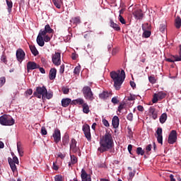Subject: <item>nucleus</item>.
<instances>
[{"instance_id": "nucleus-52", "label": "nucleus", "mask_w": 181, "mask_h": 181, "mask_svg": "<svg viewBox=\"0 0 181 181\" xmlns=\"http://www.w3.org/2000/svg\"><path fill=\"white\" fill-rule=\"evenodd\" d=\"M51 40V37L48 35H45L44 37V41L45 42H49Z\"/></svg>"}, {"instance_id": "nucleus-51", "label": "nucleus", "mask_w": 181, "mask_h": 181, "mask_svg": "<svg viewBox=\"0 0 181 181\" xmlns=\"http://www.w3.org/2000/svg\"><path fill=\"white\" fill-rule=\"evenodd\" d=\"M136 100V96L134 95L130 94L129 96H128V100L129 101H134Z\"/></svg>"}, {"instance_id": "nucleus-49", "label": "nucleus", "mask_w": 181, "mask_h": 181, "mask_svg": "<svg viewBox=\"0 0 181 181\" xmlns=\"http://www.w3.org/2000/svg\"><path fill=\"white\" fill-rule=\"evenodd\" d=\"M41 134L42 135H47V131L45 127H42L41 129Z\"/></svg>"}, {"instance_id": "nucleus-15", "label": "nucleus", "mask_w": 181, "mask_h": 181, "mask_svg": "<svg viewBox=\"0 0 181 181\" xmlns=\"http://www.w3.org/2000/svg\"><path fill=\"white\" fill-rule=\"evenodd\" d=\"M81 181H91V177L87 174L86 171L83 168L81 174Z\"/></svg>"}, {"instance_id": "nucleus-45", "label": "nucleus", "mask_w": 181, "mask_h": 181, "mask_svg": "<svg viewBox=\"0 0 181 181\" xmlns=\"http://www.w3.org/2000/svg\"><path fill=\"white\" fill-rule=\"evenodd\" d=\"M118 20H119L120 23H122V24H125L126 23V21L124 20V18L122 17V15H119Z\"/></svg>"}, {"instance_id": "nucleus-5", "label": "nucleus", "mask_w": 181, "mask_h": 181, "mask_svg": "<svg viewBox=\"0 0 181 181\" xmlns=\"http://www.w3.org/2000/svg\"><path fill=\"white\" fill-rule=\"evenodd\" d=\"M47 88L45 86H37L36 87V90L34 92L33 95L35 97L37 98L40 99H45V95L47 93Z\"/></svg>"}, {"instance_id": "nucleus-62", "label": "nucleus", "mask_w": 181, "mask_h": 181, "mask_svg": "<svg viewBox=\"0 0 181 181\" xmlns=\"http://www.w3.org/2000/svg\"><path fill=\"white\" fill-rule=\"evenodd\" d=\"M151 115H152V117H153V119H156L158 118V113H157V112L151 113Z\"/></svg>"}, {"instance_id": "nucleus-14", "label": "nucleus", "mask_w": 181, "mask_h": 181, "mask_svg": "<svg viewBox=\"0 0 181 181\" xmlns=\"http://www.w3.org/2000/svg\"><path fill=\"white\" fill-rule=\"evenodd\" d=\"M163 130L160 127L158 128V130L156 131V134H157V140L158 144L163 145V136H162Z\"/></svg>"}, {"instance_id": "nucleus-47", "label": "nucleus", "mask_w": 181, "mask_h": 181, "mask_svg": "<svg viewBox=\"0 0 181 181\" xmlns=\"http://www.w3.org/2000/svg\"><path fill=\"white\" fill-rule=\"evenodd\" d=\"M6 83V78L1 77L0 78V87H2Z\"/></svg>"}, {"instance_id": "nucleus-50", "label": "nucleus", "mask_w": 181, "mask_h": 181, "mask_svg": "<svg viewBox=\"0 0 181 181\" xmlns=\"http://www.w3.org/2000/svg\"><path fill=\"white\" fill-rule=\"evenodd\" d=\"M102 122H103V125H105L106 127H110V123L107 120H106V119H103Z\"/></svg>"}, {"instance_id": "nucleus-55", "label": "nucleus", "mask_w": 181, "mask_h": 181, "mask_svg": "<svg viewBox=\"0 0 181 181\" xmlns=\"http://www.w3.org/2000/svg\"><path fill=\"white\" fill-rule=\"evenodd\" d=\"M146 153L148 154V152L151 151V150H152V144H148L146 148Z\"/></svg>"}, {"instance_id": "nucleus-34", "label": "nucleus", "mask_w": 181, "mask_h": 181, "mask_svg": "<svg viewBox=\"0 0 181 181\" xmlns=\"http://www.w3.org/2000/svg\"><path fill=\"white\" fill-rule=\"evenodd\" d=\"M168 119L167 113H163L160 117V122L161 124H165Z\"/></svg>"}, {"instance_id": "nucleus-43", "label": "nucleus", "mask_w": 181, "mask_h": 181, "mask_svg": "<svg viewBox=\"0 0 181 181\" xmlns=\"http://www.w3.org/2000/svg\"><path fill=\"white\" fill-rule=\"evenodd\" d=\"M112 103L113 104H118L119 103V100L118 99V96H115L112 98Z\"/></svg>"}, {"instance_id": "nucleus-9", "label": "nucleus", "mask_w": 181, "mask_h": 181, "mask_svg": "<svg viewBox=\"0 0 181 181\" xmlns=\"http://www.w3.org/2000/svg\"><path fill=\"white\" fill-rule=\"evenodd\" d=\"M76 144L77 141L74 139H72L69 143L70 150L74 153H77L78 151H80V148L76 146Z\"/></svg>"}, {"instance_id": "nucleus-18", "label": "nucleus", "mask_w": 181, "mask_h": 181, "mask_svg": "<svg viewBox=\"0 0 181 181\" xmlns=\"http://www.w3.org/2000/svg\"><path fill=\"white\" fill-rule=\"evenodd\" d=\"M85 100L84 99L81 98H78L77 99L73 100H71V105H81L83 106L85 104Z\"/></svg>"}, {"instance_id": "nucleus-4", "label": "nucleus", "mask_w": 181, "mask_h": 181, "mask_svg": "<svg viewBox=\"0 0 181 181\" xmlns=\"http://www.w3.org/2000/svg\"><path fill=\"white\" fill-rule=\"evenodd\" d=\"M0 124L4 126H12L15 124V119L9 115H4L0 117Z\"/></svg>"}, {"instance_id": "nucleus-46", "label": "nucleus", "mask_w": 181, "mask_h": 181, "mask_svg": "<svg viewBox=\"0 0 181 181\" xmlns=\"http://www.w3.org/2000/svg\"><path fill=\"white\" fill-rule=\"evenodd\" d=\"M133 118H134V115L132 112L129 113L127 117V120H129V122H132Z\"/></svg>"}, {"instance_id": "nucleus-17", "label": "nucleus", "mask_w": 181, "mask_h": 181, "mask_svg": "<svg viewBox=\"0 0 181 181\" xmlns=\"http://www.w3.org/2000/svg\"><path fill=\"white\" fill-rule=\"evenodd\" d=\"M61 105L64 107H67L69 106V105H72V100L71 98H63L61 100Z\"/></svg>"}, {"instance_id": "nucleus-1", "label": "nucleus", "mask_w": 181, "mask_h": 181, "mask_svg": "<svg viewBox=\"0 0 181 181\" xmlns=\"http://www.w3.org/2000/svg\"><path fill=\"white\" fill-rule=\"evenodd\" d=\"M100 147L98 151L100 153H104L106 151L112 150L114 148V140L112 134L109 130H105V133L100 139Z\"/></svg>"}, {"instance_id": "nucleus-3", "label": "nucleus", "mask_w": 181, "mask_h": 181, "mask_svg": "<svg viewBox=\"0 0 181 181\" xmlns=\"http://www.w3.org/2000/svg\"><path fill=\"white\" fill-rule=\"evenodd\" d=\"M82 93L85 99L89 101H93L95 100V96L93 90L88 86H85L82 88Z\"/></svg>"}, {"instance_id": "nucleus-30", "label": "nucleus", "mask_w": 181, "mask_h": 181, "mask_svg": "<svg viewBox=\"0 0 181 181\" xmlns=\"http://www.w3.org/2000/svg\"><path fill=\"white\" fill-rule=\"evenodd\" d=\"M30 49L32 54H33L35 57H36V56H37V55L39 54V52H38L37 48L35 47V46H34V45H30Z\"/></svg>"}, {"instance_id": "nucleus-28", "label": "nucleus", "mask_w": 181, "mask_h": 181, "mask_svg": "<svg viewBox=\"0 0 181 181\" xmlns=\"http://www.w3.org/2000/svg\"><path fill=\"white\" fill-rule=\"evenodd\" d=\"M110 26L116 31H119L121 30L120 27L118 24L115 23L114 21L110 20Z\"/></svg>"}, {"instance_id": "nucleus-26", "label": "nucleus", "mask_w": 181, "mask_h": 181, "mask_svg": "<svg viewBox=\"0 0 181 181\" xmlns=\"http://www.w3.org/2000/svg\"><path fill=\"white\" fill-rule=\"evenodd\" d=\"M110 95V93L108 91H103L102 93L100 94L99 97L102 100H105L108 98Z\"/></svg>"}, {"instance_id": "nucleus-23", "label": "nucleus", "mask_w": 181, "mask_h": 181, "mask_svg": "<svg viewBox=\"0 0 181 181\" xmlns=\"http://www.w3.org/2000/svg\"><path fill=\"white\" fill-rule=\"evenodd\" d=\"M112 123L113 127L115 129H117L119 127V117L117 116H115L112 118Z\"/></svg>"}, {"instance_id": "nucleus-2", "label": "nucleus", "mask_w": 181, "mask_h": 181, "mask_svg": "<svg viewBox=\"0 0 181 181\" xmlns=\"http://www.w3.org/2000/svg\"><path fill=\"white\" fill-rule=\"evenodd\" d=\"M110 77L114 81V87L117 90H119L125 79L124 71V70H122V71H118V73H117L116 71H112L110 73Z\"/></svg>"}, {"instance_id": "nucleus-22", "label": "nucleus", "mask_w": 181, "mask_h": 181, "mask_svg": "<svg viewBox=\"0 0 181 181\" xmlns=\"http://www.w3.org/2000/svg\"><path fill=\"white\" fill-rule=\"evenodd\" d=\"M57 74V70L56 68H52L49 70V80L56 79V74Z\"/></svg>"}, {"instance_id": "nucleus-48", "label": "nucleus", "mask_w": 181, "mask_h": 181, "mask_svg": "<svg viewBox=\"0 0 181 181\" xmlns=\"http://www.w3.org/2000/svg\"><path fill=\"white\" fill-rule=\"evenodd\" d=\"M158 100H159L158 96L156 94H154L153 100H152V103H158Z\"/></svg>"}, {"instance_id": "nucleus-16", "label": "nucleus", "mask_w": 181, "mask_h": 181, "mask_svg": "<svg viewBox=\"0 0 181 181\" xmlns=\"http://www.w3.org/2000/svg\"><path fill=\"white\" fill-rule=\"evenodd\" d=\"M42 36H45V35H42L41 33H39V35L38 36H37V38H36V42L40 47H43L45 45V41L43 39Z\"/></svg>"}, {"instance_id": "nucleus-21", "label": "nucleus", "mask_w": 181, "mask_h": 181, "mask_svg": "<svg viewBox=\"0 0 181 181\" xmlns=\"http://www.w3.org/2000/svg\"><path fill=\"white\" fill-rule=\"evenodd\" d=\"M71 161L69 163V168H72L74 165L77 163L78 158L74 155H70Z\"/></svg>"}, {"instance_id": "nucleus-27", "label": "nucleus", "mask_w": 181, "mask_h": 181, "mask_svg": "<svg viewBox=\"0 0 181 181\" xmlns=\"http://www.w3.org/2000/svg\"><path fill=\"white\" fill-rule=\"evenodd\" d=\"M175 25L177 29H180L181 28V18L177 16L175 20Z\"/></svg>"}, {"instance_id": "nucleus-42", "label": "nucleus", "mask_w": 181, "mask_h": 181, "mask_svg": "<svg viewBox=\"0 0 181 181\" xmlns=\"http://www.w3.org/2000/svg\"><path fill=\"white\" fill-rule=\"evenodd\" d=\"M126 107L125 103H120L119 107H118V112L119 113H122V110H124Z\"/></svg>"}, {"instance_id": "nucleus-11", "label": "nucleus", "mask_w": 181, "mask_h": 181, "mask_svg": "<svg viewBox=\"0 0 181 181\" xmlns=\"http://www.w3.org/2000/svg\"><path fill=\"white\" fill-rule=\"evenodd\" d=\"M53 139H54V141L56 144H58L61 141V132L59 129H55L53 134H52Z\"/></svg>"}, {"instance_id": "nucleus-31", "label": "nucleus", "mask_w": 181, "mask_h": 181, "mask_svg": "<svg viewBox=\"0 0 181 181\" xmlns=\"http://www.w3.org/2000/svg\"><path fill=\"white\" fill-rule=\"evenodd\" d=\"M6 4H7V11L8 12L11 13L12 11L13 8V2L11 0H6Z\"/></svg>"}, {"instance_id": "nucleus-33", "label": "nucleus", "mask_w": 181, "mask_h": 181, "mask_svg": "<svg viewBox=\"0 0 181 181\" xmlns=\"http://www.w3.org/2000/svg\"><path fill=\"white\" fill-rule=\"evenodd\" d=\"M143 30V34H142V37H145V38H148L150 37V35H151V32L150 30H147L146 29H144V28H142Z\"/></svg>"}, {"instance_id": "nucleus-6", "label": "nucleus", "mask_w": 181, "mask_h": 181, "mask_svg": "<svg viewBox=\"0 0 181 181\" xmlns=\"http://www.w3.org/2000/svg\"><path fill=\"white\" fill-rule=\"evenodd\" d=\"M177 132L176 130H172L170 135H168V143L173 145L177 142Z\"/></svg>"}, {"instance_id": "nucleus-57", "label": "nucleus", "mask_w": 181, "mask_h": 181, "mask_svg": "<svg viewBox=\"0 0 181 181\" xmlns=\"http://www.w3.org/2000/svg\"><path fill=\"white\" fill-rule=\"evenodd\" d=\"M132 148H133V146L132 144L128 145V151H129L130 155H133V153H132Z\"/></svg>"}, {"instance_id": "nucleus-37", "label": "nucleus", "mask_w": 181, "mask_h": 181, "mask_svg": "<svg viewBox=\"0 0 181 181\" xmlns=\"http://www.w3.org/2000/svg\"><path fill=\"white\" fill-rule=\"evenodd\" d=\"M136 154H137L138 156H144V153H145L144 150H143V148H142L141 147H138V148H136Z\"/></svg>"}, {"instance_id": "nucleus-7", "label": "nucleus", "mask_w": 181, "mask_h": 181, "mask_svg": "<svg viewBox=\"0 0 181 181\" xmlns=\"http://www.w3.org/2000/svg\"><path fill=\"white\" fill-rule=\"evenodd\" d=\"M82 130L84 134V136L86 137L88 141H91V134L90 130V126L88 124H83L82 127Z\"/></svg>"}, {"instance_id": "nucleus-29", "label": "nucleus", "mask_w": 181, "mask_h": 181, "mask_svg": "<svg viewBox=\"0 0 181 181\" xmlns=\"http://www.w3.org/2000/svg\"><path fill=\"white\" fill-rule=\"evenodd\" d=\"M70 23L77 25V24L81 23V21L80 20V17H74V18H71Z\"/></svg>"}, {"instance_id": "nucleus-63", "label": "nucleus", "mask_w": 181, "mask_h": 181, "mask_svg": "<svg viewBox=\"0 0 181 181\" xmlns=\"http://www.w3.org/2000/svg\"><path fill=\"white\" fill-rule=\"evenodd\" d=\"M173 58L175 59V62H180L181 61V55H180L179 57L178 56H177V57L173 56Z\"/></svg>"}, {"instance_id": "nucleus-41", "label": "nucleus", "mask_w": 181, "mask_h": 181, "mask_svg": "<svg viewBox=\"0 0 181 181\" xmlns=\"http://www.w3.org/2000/svg\"><path fill=\"white\" fill-rule=\"evenodd\" d=\"M148 81H149V82H150L151 84H155V83H156V79L154 75L148 76Z\"/></svg>"}, {"instance_id": "nucleus-53", "label": "nucleus", "mask_w": 181, "mask_h": 181, "mask_svg": "<svg viewBox=\"0 0 181 181\" xmlns=\"http://www.w3.org/2000/svg\"><path fill=\"white\" fill-rule=\"evenodd\" d=\"M62 91H63L64 94H69V88H66V87H63L62 88Z\"/></svg>"}, {"instance_id": "nucleus-44", "label": "nucleus", "mask_w": 181, "mask_h": 181, "mask_svg": "<svg viewBox=\"0 0 181 181\" xmlns=\"http://www.w3.org/2000/svg\"><path fill=\"white\" fill-rule=\"evenodd\" d=\"M81 69V67L80 66H77L75 69H74V74L76 75H78L80 74V69Z\"/></svg>"}, {"instance_id": "nucleus-56", "label": "nucleus", "mask_w": 181, "mask_h": 181, "mask_svg": "<svg viewBox=\"0 0 181 181\" xmlns=\"http://www.w3.org/2000/svg\"><path fill=\"white\" fill-rule=\"evenodd\" d=\"M41 62L43 64L44 66H47V62L45 58L42 57L41 58Z\"/></svg>"}, {"instance_id": "nucleus-59", "label": "nucleus", "mask_w": 181, "mask_h": 181, "mask_svg": "<svg viewBox=\"0 0 181 181\" xmlns=\"http://www.w3.org/2000/svg\"><path fill=\"white\" fill-rule=\"evenodd\" d=\"M156 111V108L155 107H151L150 108H149V113L150 114H153V113H155Z\"/></svg>"}, {"instance_id": "nucleus-19", "label": "nucleus", "mask_w": 181, "mask_h": 181, "mask_svg": "<svg viewBox=\"0 0 181 181\" xmlns=\"http://www.w3.org/2000/svg\"><path fill=\"white\" fill-rule=\"evenodd\" d=\"M8 164L10 165V168H11L12 172L15 173L17 170V168H16V165L14 161L13 160V159L11 157L8 158Z\"/></svg>"}, {"instance_id": "nucleus-61", "label": "nucleus", "mask_w": 181, "mask_h": 181, "mask_svg": "<svg viewBox=\"0 0 181 181\" xmlns=\"http://www.w3.org/2000/svg\"><path fill=\"white\" fill-rule=\"evenodd\" d=\"M135 173H136L135 171L130 172V173H129V178H130V179H132V178L134 177Z\"/></svg>"}, {"instance_id": "nucleus-25", "label": "nucleus", "mask_w": 181, "mask_h": 181, "mask_svg": "<svg viewBox=\"0 0 181 181\" xmlns=\"http://www.w3.org/2000/svg\"><path fill=\"white\" fill-rule=\"evenodd\" d=\"M17 149L20 157H23L24 155V151L21 142L17 143Z\"/></svg>"}, {"instance_id": "nucleus-32", "label": "nucleus", "mask_w": 181, "mask_h": 181, "mask_svg": "<svg viewBox=\"0 0 181 181\" xmlns=\"http://www.w3.org/2000/svg\"><path fill=\"white\" fill-rule=\"evenodd\" d=\"M82 108H83V112L84 114H88L89 112H90V110H89V106L88 105L87 103H85L83 105H82Z\"/></svg>"}, {"instance_id": "nucleus-40", "label": "nucleus", "mask_w": 181, "mask_h": 181, "mask_svg": "<svg viewBox=\"0 0 181 181\" xmlns=\"http://www.w3.org/2000/svg\"><path fill=\"white\" fill-rule=\"evenodd\" d=\"M0 59L1 60V63H4L6 65H7L8 61L5 53H3V55H1V58Z\"/></svg>"}, {"instance_id": "nucleus-36", "label": "nucleus", "mask_w": 181, "mask_h": 181, "mask_svg": "<svg viewBox=\"0 0 181 181\" xmlns=\"http://www.w3.org/2000/svg\"><path fill=\"white\" fill-rule=\"evenodd\" d=\"M156 95L158 96L159 100H163L167 95V94L163 91H160V92L156 93Z\"/></svg>"}, {"instance_id": "nucleus-20", "label": "nucleus", "mask_w": 181, "mask_h": 181, "mask_svg": "<svg viewBox=\"0 0 181 181\" xmlns=\"http://www.w3.org/2000/svg\"><path fill=\"white\" fill-rule=\"evenodd\" d=\"M133 16L136 18V20H141L143 18V13L141 9L136 10V11L133 12Z\"/></svg>"}, {"instance_id": "nucleus-24", "label": "nucleus", "mask_w": 181, "mask_h": 181, "mask_svg": "<svg viewBox=\"0 0 181 181\" xmlns=\"http://www.w3.org/2000/svg\"><path fill=\"white\" fill-rule=\"evenodd\" d=\"M63 140V145L64 146H67L69 144V141H70V137L69 135L67 134H65L64 136L62 139Z\"/></svg>"}, {"instance_id": "nucleus-35", "label": "nucleus", "mask_w": 181, "mask_h": 181, "mask_svg": "<svg viewBox=\"0 0 181 181\" xmlns=\"http://www.w3.org/2000/svg\"><path fill=\"white\" fill-rule=\"evenodd\" d=\"M53 4L56 6L57 8L60 9L62 6V0H52Z\"/></svg>"}, {"instance_id": "nucleus-58", "label": "nucleus", "mask_w": 181, "mask_h": 181, "mask_svg": "<svg viewBox=\"0 0 181 181\" xmlns=\"http://www.w3.org/2000/svg\"><path fill=\"white\" fill-rule=\"evenodd\" d=\"M165 61L168 62H170V63H173L174 62H176L175 60V59L173 58V57H171V58L166 59Z\"/></svg>"}, {"instance_id": "nucleus-38", "label": "nucleus", "mask_w": 181, "mask_h": 181, "mask_svg": "<svg viewBox=\"0 0 181 181\" xmlns=\"http://www.w3.org/2000/svg\"><path fill=\"white\" fill-rule=\"evenodd\" d=\"M52 97H53L52 92H48L47 90H46V93L45 95V98H46L47 100H50V99H52Z\"/></svg>"}, {"instance_id": "nucleus-39", "label": "nucleus", "mask_w": 181, "mask_h": 181, "mask_svg": "<svg viewBox=\"0 0 181 181\" xmlns=\"http://www.w3.org/2000/svg\"><path fill=\"white\" fill-rule=\"evenodd\" d=\"M167 29V25L166 23H162L160 24V31L162 33H164L165 32V30Z\"/></svg>"}, {"instance_id": "nucleus-60", "label": "nucleus", "mask_w": 181, "mask_h": 181, "mask_svg": "<svg viewBox=\"0 0 181 181\" xmlns=\"http://www.w3.org/2000/svg\"><path fill=\"white\" fill-rule=\"evenodd\" d=\"M55 181H62V177L61 175H56Z\"/></svg>"}, {"instance_id": "nucleus-10", "label": "nucleus", "mask_w": 181, "mask_h": 181, "mask_svg": "<svg viewBox=\"0 0 181 181\" xmlns=\"http://www.w3.org/2000/svg\"><path fill=\"white\" fill-rule=\"evenodd\" d=\"M54 33V30L52 28H51L50 25L49 24H47L45 26V29L42 30L41 29L40 30V34H42V35H46L47 34H52Z\"/></svg>"}, {"instance_id": "nucleus-12", "label": "nucleus", "mask_w": 181, "mask_h": 181, "mask_svg": "<svg viewBox=\"0 0 181 181\" xmlns=\"http://www.w3.org/2000/svg\"><path fill=\"white\" fill-rule=\"evenodd\" d=\"M25 52L20 49L16 51V57L18 62H22L25 59Z\"/></svg>"}, {"instance_id": "nucleus-13", "label": "nucleus", "mask_w": 181, "mask_h": 181, "mask_svg": "<svg viewBox=\"0 0 181 181\" xmlns=\"http://www.w3.org/2000/svg\"><path fill=\"white\" fill-rule=\"evenodd\" d=\"M36 69H40V65L34 62H29L27 63V70L29 73L30 70H34Z\"/></svg>"}, {"instance_id": "nucleus-54", "label": "nucleus", "mask_w": 181, "mask_h": 181, "mask_svg": "<svg viewBox=\"0 0 181 181\" xmlns=\"http://www.w3.org/2000/svg\"><path fill=\"white\" fill-rule=\"evenodd\" d=\"M64 69H65L64 64L61 65L59 69V74H63L64 72Z\"/></svg>"}, {"instance_id": "nucleus-8", "label": "nucleus", "mask_w": 181, "mask_h": 181, "mask_svg": "<svg viewBox=\"0 0 181 181\" xmlns=\"http://www.w3.org/2000/svg\"><path fill=\"white\" fill-rule=\"evenodd\" d=\"M52 62L56 66L61 65V53L57 52L52 55Z\"/></svg>"}, {"instance_id": "nucleus-64", "label": "nucleus", "mask_w": 181, "mask_h": 181, "mask_svg": "<svg viewBox=\"0 0 181 181\" xmlns=\"http://www.w3.org/2000/svg\"><path fill=\"white\" fill-rule=\"evenodd\" d=\"M12 160L14 161V163H16V164H18V163H19L18 159L16 156L14 157H13Z\"/></svg>"}]
</instances>
